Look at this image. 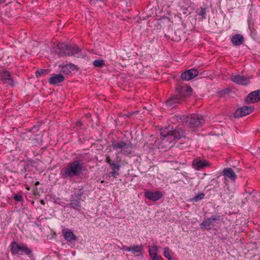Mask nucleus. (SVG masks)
<instances>
[{
	"instance_id": "19",
	"label": "nucleus",
	"mask_w": 260,
	"mask_h": 260,
	"mask_svg": "<svg viewBox=\"0 0 260 260\" xmlns=\"http://www.w3.org/2000/svg\"><path fill=\"white\" fill-rule=\"evenodd\" d=\"M247 101L251 103L260 101V90L250 92L247 96Z\"/></svg>"
},
{
	"instance_id": "40",
	"label": "nucleus",
	"mask_w": 260,
	"mask_h": 260,
	"mask_svg": "<svg viewBox=\"0 0 260 260\" xmlns=\"http://www.w3.org/2000/svg\"><path fill=\"white\" fill-rule=\"evenodd\" d=\"M26 189L28 190L29 188V187H26Z\"/></svg>"
},
{
	"instance_id": "6",
	"label": "nucleus",
	"mask_w": 260,
	"mask_h": 260,
	"mask_svg": "<svg viewBox=\"0 0 260 260\" xmlns=\"http://www.w3.org/2000/svg\"><path fill=\"white\" fill-rule=\"evenodd\" d=\"M83 194L84 190L83 188H80L75 191L74 193L71 195L70 203L67 204L66 207L80 211L81 207V197Z\"/></svg>"
},
{
	"instance_id": "33",
	"label": "nucleus",
	"mask_w": 260,
	"mask_h": 260,
	"mask_svg": "<svg viewBox=\"0 0 260 260\" xmlns=\"http://www.w3.org/2000/svg\"><path fill=\"white\" fill-rule=\"evenodd\" d=\"M14 199L17 202H21L23 201V197L20 194H16L14 196Z\"/></svg>"
},
{
	"instance_id": "28",
	"label": "nucleus",
	"mask_w": 260,
	"mask_h": 260,
	"mask_svg": "<svg viewBox=\"0 0 260 260\" xmlns=\"http://www.w3.org/2000/svg\"><path fill=\"white\" fill-rule=\"evenodd\" d=\"M205 194L204 193H201L195 196L193 198L190 200V201L193 202H198L201 200L203 199Z\"/></svg>"
},
{
	"instance_id": "2",
	"label": "nucleus",
	"mask_w": 260,
	"mask_h": 260,
	"mask_svg": "<svg viewBox=\"0 0 260 260\" xmlns=\"http://www.w3.org/2000/svg\"><path fill=\"white\" fill-rule=\"evenodd\" d=\"M84 170V162L82 159L77 157L60 170V176L62 179H72L75 177H80Z\"/></svg>"
},
{
	"instance_id": "25",
	"label": "nucleus",
	"mask_w": 260,
	"mask_h": 260,
	"mask_svg": "<svg viewBox=\"0 0 260 260\" xmlns=\"http://www.w3.org/2000/svg\"><path fill=\"white\" fill-rule=\"evenodd\" d=\"M63 236L64 239L69 242L73 241L77 239V236L71 230L64 232Z\"/></svg>"
},
{
	"instance_id": "10",
	"label": "nucleus",
	"mask_w": 260,
	"mask_h": 260,
	"mask_svg": "<svg viewBox=\"0 0 260 260\" xmlns=\"http://www.w3.org/2000/svg\"><path fill=\"white\" fill-rule=\"evenodd\" d=\"M254 110V107L252 106H244L239 108L234 113V117L235 118H239L243 117L250 114Z\"/></svg>"
},
{
	"instance_id": "21",
	"label": "nucleus",
	"mask_w": 260,
	"mask_h": 260,
	"mask_svg": "<svg viewBox=\"0 0 260 260\" xmlns=\"http://www.w3.org/2000/svg\"><path fill=\"white\" fill-rule=\"evenodd\" d=\"M106 162L109 165L112 170L119 171L120 169V165L116 162L114 160H111L109 156L106 157Z\"/></svg>"
},
{
	"instance_id": "20",
	"label": "nucleus",
	"mask_w": 260,
	"mask_h": 260,
	"mask_svg": "<svg viewBox=\"0 0 260 260\" xmlns=\"http://www.w3.org/2000/svg\"><path fill=\"white\" fill-rule=\"evenodd\" d=\"M244 40V37L240 34L234 35L231 38L232 43L235 46L241 45L243 44Z\"/></svg>"
},
{
	"instance_id": "16",
	"label": "nucleus",
	"mask_w": 260,
	"mask_h": 260,
	"mask_svg": "<svg viewBox=\"0 0 260 260\" xmlns=\"http://www.w3.org/2000/svg\"><path fill=\"white\" fill-rule=\"evenodd\" d=\"M69 56H73L77 57H82L84 55L81 52V49L77 45H70Z\"/></svg>"
},
{
	"instance_id": "30",
	"label": "nucleus",
	"mask_w": 260,
	"mask_h": 260,
	"mask_svg": "<svg viewBox=\"0 0 260 260\" xmlns=\"http://www.w3.org/2000/svg\"><path fill=\"white\" fill-rule=\"evenodd\" d=\"M119 171L112 170V171L108 174V176L109 178L112 177L113 179H116L117 176L119 175Z\"/></svg>"
},
{
	"instance_id": "26",
	"label": "nucleus",
	"mask_w": 260,
	"mask_h": 260,
	"mask_svg": "<svg viewBox=\"0 0 260 260\" xmlns=\"http://www.w3.org/2000/svg\"><path fill=\"white\" fill-rule=\"evenodd\" d=\"M173 253L172 250H171L169 247H166L164 249V256L167 258L168 260H172V257L171 255Z\"/></svg>"
},
{
	"instance_id": "7",
	"label": "nucleus",
	"mask_w": 260,
	"mask_h": 260,
	"mask_svg": "<svg viewBox=\"0 0 260 260\" xmlns=\"http://www.w3.org/2000/svg\"><path fill=\"white\" fill-rule=\"evenodd\" d=\"M111 146L112 148L118 153H122L125 155H128L131 153L132 144L130 142L114 141L112 142Z\"/></svg>"
},
{
	"instance_id": "18",
	"label": "nucleus",
	"mask_w": 260,
	"mask_h": 260,
	"mask_svg": "<svg viewBox=\"0 0 260 260\" xmlns=\"http://www.w3.org/2000/svg\"><path fill=\"white\" fill-rule=\"evenodd\" d=\"M232 81L237 84L240 85H247L248 82V79L244 76L236 75L231 77Z\"/></svg>"
},
{
	"instance_id": "24",
	"label": "nucleus",
	"mask_w": 260,
	"mask_h": 260,
	"mask_svg": "<svg viewBox=\"0 0 260 260\" xmlns=\"http://www.w3.org/2000/svg\"><path fill=\"white\" fill-rule=\"evenodd\" d=\"M158 251V247L156 245H153L151 247H149L148 252H149L150 257L153 260L158 259L157 257Z\"/></svg>"
},
{
	"instance_id": "3",
	"label": "nucleus",
	"mask_w": 260,
	"mask_h": 260,
	"mask_svg": "<svg viewBox=\"0 0 260 260\" xmlns=\"http://www.w3.org/2000/svg\"><path fill=\"white\" fill-rule=\"evenodd\" d=\"M192 89L190 86H178L176 92L166 101L168 106L174 108L179 104L185 102V99L189 96L191 93Z\"/></svg>"
},
{
	"instance_id": "14",
	"label": "nucleus",
	"mask_w": 260,
	"mask_h": 260,
	"mask_svg": "<svg viewBox=\"0 0 260 260\" xmlns=\"http://www.w3.org/2000/svg\"><path fill=\"white\" fill-rule=\"evenodd\" d=\"M222 173L225 179H230L233 182H235L237 178L236 173L231 168H224Z\"/></svg>"
},
{
	"instance_id": "37",
	"label": "nucleus",
	"mask_w": 260,
	"mask_h": 260,
	"mask_svg": "<svg viewBox=\"0 0 260 260\" xmlns=\"http://www.w3.org/2000/svg\"><path fill=\"white\" fill-rule=\"evenodd\" d=\"M39 184H40V182H39V181H36V182H35V185L36 186H37V185H38Z\"/></svg>"
},
{
	"instance_id": "22",
	"label": "nucleus",
	"mask_w": 260,
	"mask_h": 260,
	"mask_svg": "<svg viewBox=\"0 0 260 260\" xmlns=\"http://www.w3.org/2000/svg\"><path fill=\"white\" fill-rule=\"evenodd\" d=\"M77 66L70 63L69 64L63 66L61 68V72L65 75H69L71 71L77 69Z\"/></svg>"
},
{
	"instance_id": "31",
	"label": "nucleus",
	"mask_w": 260,
	"mask_h": 260,
	"mask_svg": "<svg viewBox=\"0 0 260 260\" xmlns=\"http://www.w3.org/2000/svg\"><path fill=\"white\" fill-rule=\"evenodd\" d=\"M41 126V123L38 122L37 124L33 126V127L29 130V132L32 133H35L38 132Z\"/></svg>"
},
{
	"instance_id": "34",
	"label": "nucleus",
	"mask_w": 260,
	"mask_h": 260,
	"mask_svg": "<svg viewBox=\"0 0 260 260\" xmlns=\"http://www.w3.org/2000/svg\"><path fill=\"white\" fill-rule=\"evenodd\" d=\"M76 125L78 127H81L82 125V122L81 120H78L76 122Z\"/></svg>"
},
{
	"instance_id": "38",
	"label": "nucleus",
	"mask_w": 260,
	"mask_h": 260,
	"mask_svg": "<svg viewBox=\"0 0 260 260\" xmlns=\"http://www.w3.org/2000/svg\"><path fill=\"white\" fill-rule=\"evenodd\" d=\"M41 203L44 204V202L43 200L41 201Z\"/></svg>"
},
{
	"instance_id": "23",
	"label": "nucleus",
	"mask_w": 260,
	"mask_h": 260,
	"mask_svg": "<svg viewBox=\"0 0 260 260\" xmlns=\"http://www.w3.org/2000/svg\"><path fill=\"white\" fill-rule=\"evenodd\" d=\"M193 165L196 170H200L208 166V163L205 160H197L193 161Z\"/></svg>"
},
{
	"instance_id": "8",
	"label": "nucleus",
	"mask_w": 260,
	"mask_h": 260,
	"mask_svg": "<svg viewBox=\"0 0 260 260\" xmlns=\"http://www.w3.org/2000/svg\"><path fill=\"white\" fill-rule=\"evenodd\" d=\"M220 216L219 215H212L211 217L203 220L200 223V228L203 230H210L214 226V221L219 220Z\"/></svg>"
},
{
	"instance_id": "39",
	"label": "nucleus",
	"mask_w": 260,
	"mask_h": 260,
	"mask_svg": "<svg viewBox=\"0 0 260 260\" xmlns=\"http://www.w3.org/2000/svg\"><path fill=\"white\" fill-rule=\"evenodd\" d=\"M258 151H259V152H260V147L258 148Z\"/></svg>"
},
{
	"instance_id": "15",
	"label": "nucleus",
	"mask_w": 260,
	"mask_h": 260,
	"mask_svg": "<svg viewBox=\"0 0 260 260\" xmlns=\"http://www.w3.org/2000/svg\"><path fill=\"white\" fill-rule=\"evenodd\" d=\"M143 246L140 245H133L131 247H127L126 251L131 252L132 253L136 256H139L142 254Z\"/></svg>"
},
{
	"instance_id": "29",
	"label": "nucleus",
	"mask_w": 260,
	"mask_h": 260,
	"mask_svg": "<svg viewBox=\"0 0 260 260\" xmlns=\"http://www.w3.org/2000/svg\"><path fill=\"white\" fill-rule=\"evenodd\" d=\"M36 76L37 78H39L42 75L47 74V71L46 70L39 69L36 71Z\"/></svg>"
},
{
	"instance_id": "4",
	"label": "nucleus",
	"mask_w": 260,
	"mask_h": 260,
	"mask_svg": "<svg viewBox=\"0 0 260 260\" xmlns=\"http://www.w3.org/2000/svg\"><path fill=\"white\" fill-rule=\"evenodd\" d=\"M10 248V251L13 255L25 254L31 259H34L32 250L23 243H19L16 241H13L11 243Z\"/></svg>"
},
{
	"instance_id": "17",
	"label": "nucleus",
	"mask_w": 260,
	"mask_h": 260,
	"mask_svg": "<svg viewBox=\"0 0 260 260\" xmlns=\"http://www.w3.org/2000/svg\"><path fill=\"white\" fill-rule=\"evenodd\" d=\"M65 78L61 74H53L49 80L48 82L51 85H56L64 81Z\"/></svg>"
},
{
	"instance_id": "1",
	"label": "nucleus",
	"mask_w": 260,
	"mask_h": 260,
	"mask_svg": "<svg viewBox=\"0 0 260 260\" xmlns=\"http://www.w3.org/2000/svg\"><path fill=\"white\" fill-rule=\"evenodd\" d=\"M185 132L180 127L175 128L170 125L160 129V140L162 147L165 148H171V144L175 140L180 139L185 137Z\"/></svg>"
},
{
	"instance_id": "36",
	"label": "nucleus",
	"mask_w": 260,
	"mask_h": 260,
	"mask_svg": "<svg viewBox=\"0 0 260 260\" xmlns=\"http://www.w3.org/2000/svg\"><path fill=\"white\" fill-rule=\"evenodd\" d=\"M6 0H0V4L5 3Z\"/></svg>"
},
{
	"instance_id": "9",
	"label": "nucleus",
	"mask_w": 260,
	"mask_h": 260,
	"mask_svg": "<svg viewBox=\"0 0 260 260\" xmlns=\"http://www.w3.org/2000/svg\"><path fill=\"white\" fill-rule=\"evenodd\" d=\"M55 52L59 57L69 56L70 45L64 43H58L55 48Z\"/></svg>"
},
{
	"instance_id": "5",
	"label": "nucleus",
	"mask_w": 260,
	"mask_h": 260,
	"mask_svg": "<svg viewBox=\"0 0 260 260\" xmlns=\"http://www.w3.org/2000/svg\"><path fill=\"white\" fill-rule=\"evenodd\" d=\"M180 119L182 123L190 127L202 126L205 122L203 116L196 114H192L190 116L182 115Z\"/></svg>"
},
{
	"instance_id": "27",
	"label": "nucleus",
	"mask_w": 260,
	"mask_h": 260,
	"mask_svg": "<svg viewBox=\"0 0 260 260\" xmlns=\"http://www.w3.org/2000/svg\"><path fill=\"white\" fill-rule=\"evenodd\" d=\"M93 65L95 68H102L105 65V63L103 59H96L93 61Z\"/></svg>"
},
{
	"instance_id": "35",
	"label": "nucleus",
	"mask_w": 260,
	"mask_h": 260,
	"mask_svg": "<svg viewBox=\"0 0 260 260\" xmlns=\"http://www.w3.org/2000/svg\"><path fill=\"white\" fill-rule=\"evenodd\" d=\"M127 247H131V246H126L125 245H122V248H121L122 250L124 251H126V248Z\"/></svg>"
},
{
	"instance_id": "12",
	"label": "nucleus",
	"mask_w": 260,
	"mask_h": 260,
	"mask_svg": "<svg viewBox=\"0 0 260 260\" xmlns=\"http://www.w3.org/2000/svg\"><path fill=\"white\" fill-rule=\"evenodd\" d=\"M0 79L4 83H7L11 86H14V81L9 72L4 70L0 72Z\"/></svg>"
},
{
	"instance_id": "32",
	"label": "nucleus",
	"mask_w": 260,
	"mask_h": 260,
	"mask_svg": "<svg viewBox=\"0 0 260 260\" xmlns=\"http://www.w3.org/2000/svg\"><path fill=\"white\" fill-rule=\"evenodd\" d=\"M198 14L202 16L203 18H205L206 16V10L205 8H201L198 12Z\"/></svg>"
},
{
	"instance_id": "13",
	"label": "nucleus",
	"mask_w": 260,
	"mask_h": 260,
	"mask_svg": "<svg viewBox=\"0 0 260 260\" xmlns=\"http://www.w3.org/2000/svg\"><path fill=\"white\" fill-rule=\"evenodd\" d=\"M144 195L146 198L152 201H158L163 196L162 193L159 191L153 192L147 190L145 192Z\"/></svg>"
},
{
	"instance_id": "11",
	"label": "nucleus",
	"mask_w": 260,
	"mask_h": 260,
	"mask_svg": "<svg viewBox=\"0 0 260 260\" xmlns=\"http://www.w3.org/2000/svg\"><path fill=\"white\" fill-rule=\"evenodd\" d=\"M198 71L195 69L186 70L181 74V77L183 80L189 81L198 76Z\"/></svg>"
}]
</instances>
